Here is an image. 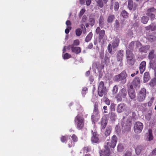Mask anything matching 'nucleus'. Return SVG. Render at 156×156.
Wrapping results in <instances>:
<instances>
[{"label":"nucleus","mask_w":156,"mask_h":156,"mask_svg":"<svg viewBox=\"0 0 156 156\" xmlns=\"http://www.w3.org/2000/svg\"><path fill=\"white\" fill-rule=\"evenodd\" d=\"M85 120L83 115H77L75 117L74 123L78 130H82L84 127Z\"/></svg>","instance_id":"f257e3e1"},{"label":"nucleus","mask_w":156,"mask_h":156,"mask_svg":"<svg viewBox=\"0 0 156 156\" xmlns=\"http://www.w3.org/2000/svg\"><path fill=\"white\" fill-rule=\"evenodd\" d=\"M98 94L100 97L106 95L108 92L106 87L104 86L103 81H101L99 84L98 88Z\"/></svg>","instance_id":"f03ea898"},{"label":"nucleus","mask_w":156,"mask_h":156,"mask_svg":"<svg viewBox=\"0 0 156 156\" xmlns=\"http://www.w3.org/2000/svg\"><path fill=\"white\" fill-rule=\"evenodd\" d=\"M147 58L150 61V66L154 67V66L156 65V55L155 54L154 50L152 49L149 52Z\"/></svg>","instance_id":"7ed1b4c3"},{"label":"nucleus","mask_w":156,"mask_h":156,"mask_svg":"<svg viewBox=\"0 0 156 156\" xmlns=\"http://www.w3.org/2000/svg\"><path fill=\"white\" fill-rule=\"evenodd\" d=\"M127 75L125 71H123L120 74L116 75L115 77V80L117 82L121 81L122 84L126 83Z\"/></svg>","instance_id":"20e7f679"},{"label":"nucleus","mask_w":156,"mask_h":156,"mask_svg":"<svg viewBox=\"0 0 156 156\" xmlns=\"http://www.w3.org/2000/svg\"><path fill=\"white\" fill-rule=\"evenodd\" d=\"M146 96V89L145 88H142L139 91L136 99L139 102H142L145 99Z\"/></svg>","instance_id":"39448f33"},{"label":"nucleus","mask_w":156,"mask_h":156,"mask_svg":"<svg viewBox=\"0 0 156 156\" xmlns=\"http://www.w3.org/2000/svg\"><path fill=\"white\" fill-rule=\"evenodd\" d=\"M117 141V138L115 135H114L112 137L110 142L107 143L106 145H105L109 148H114L116 145Z\"/></svg>","instance_id":"423d86ee"},{"label":"nucleus","mask_w":156,"mask_h":156,"mask_svg":"<svg viewBox=\"0 0 156 156\" xmlns=\"http://www.w3.org/2000/svg\"><path fill=\"white\" fill-rule=\"evenodd\" d=\"M143 128V123L140 122H137L134 125V130L135 133H140L141 132Z\"/></svg>","instance_id":"0eeeda50"},{"label":"nucleus","mask_w":156,"mask_h":156,"mask_svg":"<svg viewBox=\"0 0 156 156\" xmlns=\"http://www.w3.org/2000/svg\"><path fill=\"white\" fill-rule=\"evenodd\" d=\"M92 136L91 140L92 143H98L99 142V139L98 137V134L96 130L94 131L93 130L91 131Z\"/></svg>","instance_id":"6e6552de"},{"label":"nucleus","mask_w":156,"mask_h":156,"mask_svg":"<svg viewBox=\"0 0 156 156\" xmlns=\"http://www.w3.org/2000/svg\"><path fill=\"white\" fill-rule=\"evenodd\" d=\"M100 156H109L110 154V151L109 148L106 146H105V148L100 151Z\"/></svg>","instance_id":"1a4fd4ad"},{"label":"nucleus","mask_w":156,"mask_h":156,"mask_svg":"<svg viewBox=\"0 0 156 156\" xmlns=\"http://www.w3.org/2000/svg\"><path fill=\"white\" fill-rule=\"evenodd\" d=\"M68 48L71 49L73 52L76 54H78L81 52V50L80 48L79 47H74L73 45V44L69 45Z\"/></svg>","instance_id":"9d476101"},{"label":"nucleus","mask_w":156,"mask_h":156,"mask_svg":"<svg viewBox=\"0 0 156 156\" xmlns=\"http://www.w3.org/2000/svg\"><path fill=\"white\" fill-rule=\"evenodd\" d=\"M132 84L135 88H139L140 87V81L138 77H135L133 79Z\"/></svg>","instance_id":"9b49d317"},{"label":"nucleus","mask_w":156,"mask_h":156,"mask_svg":"<svg viewBox=\"0 0 156 156\" xmlns=\"http://www.w3.org/2000/svg\"><path fill=\"white\" fill-rule=\"evenodd\" d=\"M125 105L124 104H118L117 107V111L119 113L123 112L125 110Z\"/></svg>","instance_id":"f8f14e48"},{"label":"nucleus","mask_w":156,"mask_h":156,"mask_svg":"<svg viewBox=\"0 0 156 156\" xmlns=\"http://www.w3.org/2000/svg\"><path fill=\"white\" fill-rule=\"evenodd\" d=\"M150 45H146L145 46H142L139 49V52L143 53H147L150 48Z\"/></svg>","instance_id":"ddd939ff"},{"label":"nucleus","mask_w":156,"mask_h":156,"mask_svg":"<svg viewBox=\"0 0 156 156\" xmlns=\"http://www.w3.org/2000/svg\"><path fill=\"white\" fill-rule=\"evenodd\" d=\"M124 55V51L122 50H120L118 51L117 56V61H121L123 59Z\"/></svg>","instance_id":"4468645a"},{"label":"nucleus","mask_w":156,"mask_h":156,"mask_svg":"<svg viewBox=\"0 0 156 156\" xmlns=\"http://www.w3.org/2000/svg\"><path fill=\"white\" fill-rule=\"evenodd\" d=\"M114 5V9L115 11H117L119 7V3L118 2H115L114 4L112 2H111V5L110 6V9L112 10L113 9V6Z\"/></svg>","instance_id":"2eb2a0df"},{"label":"nucleus","mask_w":156,"mask_h":156,"mask_svg":"<svg viewBox=\"0 0 156 156\" xmlns=\"http://www.w3.org/2000/svg\"><path fill=\"white\" fill-rule=\"evenodd\" d=\"M146 62L145 61L142 62L140 65V70L141 74L143 73L145 69Z\"/></svg>","instance_id":"dca6fc26"},{"label":"nucleus","mask_w":156,"mask_h":156,"mask_svg":"<svg viewBox=\"0 0 156 156\" xmlns=\"http://www.w3.org/2000/svg\"><path fill=\"white\" fill-rule=\"evenodd\" d=\"M127 92L126 89L123 88L120 90L119 93L122 97L123 98H125L127 95Z\"/></svg>","instance_id":"f3484780"},{"label":"nucleus","mask_w":156,"mask_h":156,"mask_svg":"<svg viewBox=\"0 0 156 156\" xmlns=\"http://www.w3.org/2000/svg\"><path fill=\"white\" fill-rule=\"evenodd\" d=\"M93 113L95 115H98L99 113L98 104L97 103H95L94 105Z\"/></svg>","instance_id":"a211bd4d"},{"label":"nucleus","mask_w":156,"mask_h":156,"mask_svg":"<svg viewBox=\"0 0 156 156\" xmlns=\"http://www.w3.org/2000/svg\"><path fill=\"white\" fill-rule=\"evenodd\" d=\"M98 23L99 26L101 27V28H103L104 27L105 24L104 18L102 15H101L100 16Z\"/></svg>","instance_id":"6ab92c4d"},{"label":"nucleus","mask_w":156,"mask_h":156,"mask_svg":"<svg viewBox=\"0 0 156 156\" xmlns=\"http://www.w3.org/2000/svg\"><path fill=\"white\" fill-rule=\"evenodd\" d=\"M108 120L102 118L101 121V129H104L107 124Z\"/></svg>","instance_id":"aec40b11"},{"label":"nucleus","mask_w":156,"mask_h":156,"mask_svg":"<svg viewBox=\"0 0 156 156\" xmlns=\"http://www.w3.org/2000/svg\"><path fill=\"white\" fill-rule=\"evenodd\" d=\"M150 76L148 72H146L144 73V75L143 81L144 82L146 83L149 80Z\"/></svg>","instance_id":"412c9836"},{"label":"nucleus","mask_w":156,"mask_h":156,"mask_svg":"<svg viewBox=\"0 0 156 156\" xmlns=\"http://www.w3.org/2000/svg\"><path fill=\"white\" fill-rule=\"evenodd\" d=\"M129 96L132 99H135L136 98V93L134 90L128 91Z\"/></svg>","instance_id":"4be33fe9"},{"label":"nucleus","mask_w":156,"mask_h":156,"mask_svg":"<svg viewBox=\"0 0 156 156\" xmlns=\"http://www.w3.org/2000/svg\"><path fill=\"white\" fill-rule=\"evenodd\" d=\"M126 58L134 57V56L133 53L129 50H127L126 51Z\"/></svg>","instance_id":"5701e85b"},{"label":"nucleus","mask_w":156,"mask_h":156,"mask_svg":"<svg viewBox=\"0 0 156 156\" xmlns=\"http://www.w3.org/2000/svg\"><path fill=\"white\" fill-rule=\"evenodd\" d=\"M115 16L113 15H110L108 16L107 19V21L108 23H111L115 19Z\"/></svg>","instance_id":"b1692460"},{"label":"nucleus","mask_w":156,"mask_h":156,"mask_svg":"<svg viewBox=\"0 0 156 156\" xmlns=\"http://www.w3.org/2000/svg\"><path fill=\"white\" fill-rule=\"evenodd\" d=\"M128 63L131 65H133L135 62L134 57L131 58H126Z\"/></svg>","instance_id":"393cba45"},{"label":"nucleus","mask_w":156,"mask_h":156,"mask_svg":"<svg viewBox=\"0 0 156 156\" xmlns=\"http://www.w3.org/2000/svg\"><path fill=\"white\" fill-rule=\"evenodd\" d=\"M96 3L97 6L99 7L100 8H103L104 6V2H103L102 0H96Z\"/></svg>","instance_id":"a878e982"},{"label":"nucleus","mask_w":156,"mask_h":156,"mask_svg":"<svg viewBox=\"0 0 156 156\" xmlns=\"http://www.w3.org/2000/svg\"><path fill=\"white\" fill-rule=\"evenodd\" d=\"M148 141H150L153 139V136L152 135V130L151 129H149V135L147 136Z\"/></svg>","instance_id":"bb28decb"},{"label":"nucleus","mask_w":156,"mask_h":156,"mask_svg":"<svg viewBox=\"0 0 156 156\" xmlns=\"http://www.w3.org/2000/svg\"><path fill=\"white\" fill-rule=\"evenodd\" d=\"M149 19V18L147 16H144L141 18V22L142 23L146 24L147 23Z\"/></svg>","instance_id":"cd10ccee"},{"label":"nucleus","mask_w":156,"mask_h":156,"mask_svg":"<svg viewBox=\"0 0 156 156\" xmlns=\"http://www.w3.org/2000/svg\"><path fill=\"white\" fill-rule=\"evenodd\" d=\"M119 42V40H115L112 44L113 48H115L118 46Z\"/></svg>","instance_id":"c85d7f7f"},{"label":"nucleus","mask_w":156,"mask_h":156,"mask_svg":"<svg viewBox=\"0 0 156 156\" xmlns=\"http://www.w3.org/2000/svg\"><path fill=\"white\" fill-rule=\"evenodd\" d=\"M111 132V128L110 126L108 127L105 132V134L106 136H108L110 134Z\"/></svg>","instance_id":"c756f323"},{"label":"nucleus","mask_w":156,"mask_h":156,"mask_svg":"<svg viewBox=\"0 0 156 156\" xmlns=\"http://www.w3.org/2000/svg\"><path fill=\"white\" fill-rule=\"evenodd\" d=\"M120 27V23L119 21L116 20L115 22L114 27L116 30H118Z\"/></svg>","instance_id":"7c9ffc66"},{"label":"nucleus","mask_w":156,"mask_h":156,"mask_svg":"<svg viewBox=\"0 0 156 156\" xmlns=\"http://www.w3.org/2000/svg\"><path fill=\"white\" fill-rule=\"evenodd\" d=\"M105 31L104 30H102L98 34H99V39H102L105 36Z\"/></svg>","instance_id":"2f4dec72"},{"label":"nucleus","mask_w":156,"mask_h":156,"mask_svg":"<svg viewBox=\"0 0 156 156\" xmlns=\"http://www.w3.org/2000/svg\"><path fill=\"white\" fill-rule=\"evenodd\" d=\"M131 123L130 122H129L125 126H124V128L125 129V131H129L131 129Z\"/></svg>","instance_id":"473e14b6"},{"label":"nucleus","mask_w":156,"mask_h":156,"mask_svg":"<svg viewBox=\"0 0 156 156\" xmlns=\"http://www.w3.org/2000/svg\"><path fill=\"white\" fill-rule=\"evenodd\" d=\"M133 0H128V6L129 9L130 10H131L133 9Z\"/></svg>","instance_id":"72a5a7b5"},{"label":"nucleus","mask_w":156,"mask_h":156,"mask_svg":"<svg viewBox=\"0 0 156 156\" xmlns=\"http://www.w3.org/2000/svg\"><path fill=\"white\" fill-rule=\"evenodd\" d=\"M90 25L91 27H93L94 24L95 23V20L94 18H89V20Z\"/></svg>","instance_id":"f704fd0d"},{"label":"nucleus","mask_w":156,"mask_h":156,"mask_svg":"<svg viewBox=\"0 0 156 156\" xmlns=\"http://www.w3.org/2000/svg\"><path fill=\"white\" fill-rule=\"evenodd\" d=\"M146 14L147 15L150 17L151 20H153L154 19L155 17V15L154 14L152 13H146Z\"/></svg>","instance_id":"c9c22d12"},{"label":"nucleus","mask_w":156,"mask_h":156,"mask_svg":"<svg viewBox=\"0 0 156 156\" xmlns=\"http://www.w3.org/2000/svg\"><path fill=\"white\" fill-rule=\"evenodd\" d=\"M71 138L73 142H76L78 141V138L75 134H73L71 136Z\"/></svg>","instance_id":"e433bc0d"},{"label":"nucleus","mask_w":156,"mask_h":156,"mask_svg":"<svg viewBox=\"0 0 156 156\" xmlns=\"http://www.w3.org/2000/svg\"><path fill=\"white\" fill-rule=\"evenodd\" d=\"M119 87L117 85H115L114 86L112 91L113 94H116L118 90Z\"/></svg>","instance_id":"4c0bfd02"},{"label":"nucleus","mask_w":156,"mask_h":156,"mask_svg":"<svg viewBox=\"0 0 156 156\" xmlns=\"http://www.w3.org/2000/svg\"><path fill=\"white\" fill-rule=\"evenodd\" d=\"M121 14L122 16L125 18H126L128 17V13L125 10L122 11Z\"/></svg>","instance_id":"58836bf2"},{"label":"nucleus","mask_w":156,"mask_h":156,"mask_svg":"<svg viewBox=\"0 0 156 156\" xmlns=\"http://www.w3.org/2000/svg\"><path fill=\"white\" fill-rule=\"evenodd\" d=\"M116 116L117 115L115 113L113 112L111 113L110 119L111 120H115Z\"/></svg>","instance_id":"ea45409f"},{"label":"nucleus","mask_w":156,"mask_h":156,"mask_svg":"<svg viewBox=\"0 0 156 156\" xmlns=\"http://www.w3.org/2000/svg\"><path fill=\"white\" fill-rule=\"evenodd\" d=\"M76 35L78 36H80L82 32L80 28H78L75 31Z\"/></svg>","instance_id":"a19ab883"},{"label":"nucleus","mask_w":156,"mask_h":156,"mask_svg":"<svg viewBox=\"0 0 156 156\" xmlns=\"http://www.w3.org/2000/svg\"><path fill=\"white\" fill-rule=\"evenodd\" d=\"M68 138L67 136H62L61 138V140L62 143H66Z\"/></svg>","instance_id":"79ce46f5"},{"label":"nucleus","mask_w":156,"mask_h":156,"mask_svg":"<svg viewBox=\"0 0 156 156\" xmlns=\"http://www.w3.org/2000/svg\"><path fill=\"white\" fill-rule=\"evenodd\" d=\"M91 120L93 124H94L95 122L97 121L96 119V116L94 115H93L91 117Z\"/></svg>","instance_id":"37998d69"},{"label":"nucleus","mask_w":156,"mask_h":156,"mask_svg":"<svg viewBox=\"0 0 156 156\" xmlns=\"http://www.w3.org/2000/svg\"><path fill=\"white\" fill-rule=\"evenodd\" d=\"M155 10L156 9H155L154 7H151L147 9L146 13H152L154 12Z\"/></svg>","instance_id":"c03bdc74"},{"label":"nucleus","mask_w":156,"mask_h":156,"mask_svg":"<svg viewBox=\"0 0 156 156\" xmlns=\"http://www.w3.org/2000/svg\"><path fill=\"white\" fill-rule=\"evenodd\" d=\"M71 57V55L68 53H66L63 56V59H68Z\"/></svg>","instance_id":"a18cd8bd"},{"label":"nucleus","mask_w":156,"mask_h":156,"mask_svg":"<svg viewBox=\"0 0 156 156\" xmlns=\"http://www.w3.org/2000/svg\"><path fill=\"white\" fill-rule=\"evenodd\" d=\"M122 97L119 93L115 97V98L118 101H121L122 100Z\"/></svg>","instance_id":"49530a36"},{"label":"nucleus","mask_w":156,"mask_h":156,"mask_svg":"<svg viewBox=\"0 0 156 156\" xmlns=\"http://www.w3.org/2000/svg\"><path fill=\"white\" fill-rule=\"evenodd\" d=\"M154 98L153 97H151L150 101L148 102L147 104H148V106L149 107H151L152 103L153 102V101L154 100Z\"/></svg>","instance_id":"de8ad7c7"},{"label":"nucleus","mask_w":156,"mask_h":156,"mask_svg":"<svg viewBox=\"0 0 156 156\" xmlns=\"http://www.w3.org/2000/svg\"><path fill=\"white\" fill-rule=\"evenodd\" d=\"M136 154L137 155H139L141 152V150L140 148L138 147H136L135 149Z\"/></svg>","instance_id":"09e8293b"},{"label":"nucleus","mask_w":156,"mask_h":156,"mask_svg":"<svg viewBox=\"0 0 156 156\" xmlns=\"http://www.w3.org/2000/svg\"><path fill=\"white\" fill-rule=\"evenodd\" d=\"M86 11L85 9H82L80 10L79 14V16L80 17H81L83 14Z\"/></svg>","instance_id":"8fccbe9b"},{"label":"nucleus","mask_w":156,"mask_h":156,"mask_svg":"<svg viewBox=\"0 0 156 156\" xmlns=\"http://www.w3.org/2000/svg\"><path fill=\"white\" fill-rule=\"evenodd\" d=\"M149 84L150 85L151 87H154L155 86H156L154 78L151 80Z\"/></svg>","instance_id":"3c124183"},{"label":"nucleus","mask_w":156,"mask_h":156,"mask_svg":"<svg viewBox=\"0 0 156 156\" xmlns=\"http://www.w3.org/2000/svg\"><path fill=\"white\" fill-rule=\"evenodd\" d=\"M108 51L110 53H111L112 52V46L111 44H109L108 46Z\"/></svg>","instance_id":"603ef678"},{"label":"nucleus","mask_w":156,"mask_h":156,"mask_svg":"<svg viewBox=\"0 0 156 156\" xmlns=\"http://www.w3.org/2000/svg\"><path fill=\"white\" fill-rule=\"evenodd\" d=\"M105 102L107 105H109L110 104V100L107 98H105Z\"/></svg>","instance_id":"864d4df0"},{"label":"nucleus","mask_w":156,"mask_h":156,"mask_svg":"<svg viewBox=\"0 0 156 156\" xmlns=\"http://www.w3.org/2000/svg\"><path fill=\"white\" fill-rule=\"evenodd\" d=\"M93 34L91 32H90L86 37V39H91Z\"/></svg>","instance_id":"5fc2aeb1"},{"label":"nucleus","mask_w":156,"mask_h":156,"mask_svg":"<svg viewBox=\"0 0 156 156\" xmlns=\"http://www.w3.org/2000/svg\"><path fill=\"white\" fill-rule=\"evenodd\" d=\"M123 148V147L122 144H119L118 146L117 150L118 151H122Z\"/></svg>","instance_id":"6e6d98bb"},{"label":"nucleus","mask_w":156,"mask_h":156,"mask_svg":"<svg viewBox=\"0 0 156 156\" xmlns=\"http://www.w3.org/2000/svg\"><path fill=\"white\" fill-rule=\"evenodd\" d=\"M87 20V17L86 16L84 15L83 16L82 18V19L81 22L83 23H85L86 21Z\"/></svg>","instance_id":"4d7b16f0"},{"label":"nucleus","mask_w":156,"mask_h":156,"mask_svg":"<svg viewBox=\"0 0 156 156\" xmlns=\"http://www.w3.org/2000/svg\"><path fill=\"white\" fill-rule=\"evenodd\" d=\"M74 145V142H73L71 140L70 141L69 143L68 144V147L69 148L72 147V146H73Z\"/></svg>","instance_id":"13d9d810"},{"label":"nucleus","mask_w":156,"mask_h":156,"mask_svg":"<svg viewBox=\"0 0 156 156\" xmlns=\"http://www.w3.org/2000/svg\"><path fill=\"white\" fill-rule=\"evenodd\" d=\"M133 84H130L128 86V91H129V90H134L133 87Z\"/></svg>","instance_id":"bf43d9fd"},{"label":"nucleus","mask_w":156,"mask_h":156,"mask_svg":"<svg viewBox=\"0 0 156 156\" xmlns=\"http://www.w3.org/2000/svg\"><path fill=\"white\" fill-rule=\"evenodd\" d=\"M80 42L78 40H75L74 41L73 44V45H78L79 44Z\"/></svg>","instance_id":"052dcab7"},{"label":"nucleus","mask_w":156,"mask_h":156,"mask_svg":"<svg viewBox=\"0 0 156 156\" xmlns=\"http://www.w3.org/2000/svg\"><path fill=\"white\" fill-rule=\"evenodd\" d=\"M81 28L83 29V32L85 33L86 31V29L84 27V25L83 24H82L80 26Z\"/></svg>","instance_id":"680f3d73"},{"label":"nucleus","mask_w":156,"mask_h":156,"mask_svg":"<svg viewBox=\"0 0 156 156\" xmlns=\"http://www.w3.org/2000/svg\"><path fill=\"white\" fill-rule=\"evenodd\" d=\"M151 31H154L156 30V25H154L153 23H151Z\"/></svg>","instance_id":"e2e57ef3"},{"label":"nucleus","mask_w":156,"mask_h":156,"mask_svg":"<svg viewBox=\"0 0 156 156\" xmlns=\"http://www.w3.org/2000/svg\"><path fill=\"white\" fill-rule=\"evenodd\" d=\"M71 28V27H68V28L66 29L65 30V33L67 34H68L69 32V30H70Z\"/></svg>","instance_id":"0e129e2a"},{"label":"nucleus","mask_w":156,"mask_h":156,"mask_svg":"<svg viewBox=\"0 0 156 156\" xmlns=\"http://www.w3.org/2000/svg\"><path fill=\"white\" fill-rule=\"evenodd\" d=\"M87 87H84L82 89V94L85 95L86 94L85 92L87 90Z\"/></svg>","instance_id":"69168bd1"},{"label":"nucleus","mask_w":156,"mask_h":156,"mask_svg":"<svg viewBox=\"0 0 156 156\" xmlns=\"http://www.w3.org/2000/svg\"><path fill=\"white\" fill-rule=\"evenodd\" d=\"M115 105L114 103H112L111 104L110 108L111 110L113 111L115 110Z\"/></svg>","instance_id":"338daca9"},{"label":"nucleus","mask_w":156,"mask_h":156,"mask_svg":"<svg viewBox=\"0 0 156 156\" xmlns=\"http://www.w3.org/2000/svg\"><path fill=\"white\" fill-rule=\"evenodd\" d=\"M131 153L129 151H127L125 154L124 156H131Z\"/></svg>","instance_id":"774afa93"}]
</instances>
